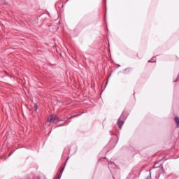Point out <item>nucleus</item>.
I'll use <instances>...</instances> for the list:
<instances>
[{
    "label": "nucleus",
    "instance_id": "obj_1",
    "mask_svg": "<svg viewBox=\"0 0 179 179\" xmlns=\"http://www.w3.org/2000/svg\"><path fill=\"white\" fill-rule=\"evenodd\" d=\"M48 122H52V124H57L59 122V117L57 115H52L48 117Z\"/></svg>",
    "mask_w": 179,
    "mask_h": 179
},
{
    "label": "nucleus",
    "instance_id": "obj_5",
    "mask_svg": "<svg viewBox=\"0 0 179 179\" xmlns=\"http://www.w3.org/2000/svg\"><path fill=\"white\" fill-rule=\"evenodd\" d=\"M1 3H2L3 5H8V1H6V0H1Z\"/></svg>",
    "mask_w": 179,
    "mask_h": 179
},
{
    "label": "nucleus",
    "instance_id": "obj_3",
    "mask_svg": "<svg viewBox=\"0 0 179 179\" xmlns=\"http://www.w3.org/2000/svg\"><path fill=\"white\" fill-rule=\"evenodd\" d=\"M174 120H175V122L176 124L177 128H179V117L176 116Z\"/></svg>",
    "mask_w": 179,
    "mask_h": 179
},
{
    "label": "nucleus",
    "instance_id": "obj_11",
    "mask_svg": "<svg viewBox=\"0 0 179 179\" xmlns=\"http://www.w3.org/2000/svg\"><path fill=\"white\" fill-rule=\"evenodd\" d=\"M148 62H152V61L149 60Z\"/></svg>",
    "mask_w": 179,
    "mask_h": 179
},
{
    "label": "nucleus",
    "instance_id": "obj_12",
    "mask_svg": "<svg viewBox=\"0 0 179 179\" xmlns=\"http://www.w3.org/2000/svg\"><path fill=\"white\" fill-rule=\"evenodd\" d=\"M145 179H149V177L146 178Z\"/></svg>",
    "mask_w": 179,
    "mask_h": 179
},
{
    "label": "nucleus",
    "instance_id": "obj_6",
    "mask_svg": "<svg viewBox=\"0 0 179 179\" xmlns=\"http://www.w3.org/2000/svg\"><path fill=\"white\" fill-rule=\"evenodd\" d=\"M34 110L36 111L37 108H38V106H37V103H35L34 106Z\"/></svg>",
    "mask_w": 179,
    "mask_h": 179
},
{
    "label": "nucleus",
    "instance_id": "obj_13",
    "mask_svg": "<svg viewBox=\"0 0 179 179\" xmlns=\"http://www.w3.org/2000/svg\"><path fill=\"white\" fill-rule=\"evenodd\" d=\"M145 179H149V177L146 178Z\"/></svg>",
    "mask_w": 179,
    "mask_h": 179
},
{
    "label": "nucleus",
    "instance_id": "obj_7",
    "mask_svg": "<svg viewBox=\"0 0 179 179\" xmlns=\"http://www.w3.org/2000/svg\"><path fill=\"white\" fill-rule=\"evenodd\" d=\"M80 114H83V112H81L80 114L74 115H73V117H74V118H75V117H79V115H80Z\"/></svg>",
    "mask_w": 179,
    "mask_h": 179
},
{
    "label": "nucleus",
    "instance_id": "obj_2",
    "mask_svg": "<svg viewBox=\"0 0 179 179\" xmlns=\"http://www.w3.org/2000/svg\"><path fill=\"white\" fill-rule=\"evenodd\" d=\"M117 125H118L120 129H121V128H122V125H124V120H121L118 119Z\"/></svg>",
    "mask_w": 179,
    "mask_h": 179
},
{
    "label": "nucleus",
    "instance_id": "obj_8",
    "mask_svg": "<svg viewBox=\"0 0 179 179\" xmlns=\"http://www.w3.org/2000/svg\"><path fill=\"white\" fill-rule=\"evenodd\" d=\"M71 118H75V116H73V115L70 116V117H69V120H71Z\"/></svg>",
    "mask_w": 179,
    "mask_h": 179
},
{
    "label": "nucleus",
    "instance_id": "obj_9",
    "mask_svg": "<svg viewBox=\"0 0 179 179\" xmlns=\"http://www.w3.org/2000/svg\"><path fill=\"white\" fill-rule=\"evenodd\" d=\"M152 178V173H150V178Z\"/></svg>",
    "mask_w": 179,
    "mask_h": 179
},
{
    "label": "nucleus",
    "instance_id": "obj_4",
    "mask_svg": "<svg viewBox=\"0 0 179 179\" xmlns=\"http://www.w3.org/2000/svg\"><path fill=\"white\" fill-rule=\"evenodd\" d=\"M119 120H120L121 121H124L125 120V116L124 115V113H122Z\"/></svg>",
    "mask_w": 179,
    "mask_h": 179
},
{
    "label": "nucleus",
    "instance_id": "obj_10",
    "mask_svg": "<svg viewBox=\"0 0 179 179\" xmlns=\"http://www.w3.org/2000/svg\"><path fill=\"white\" fill-rule=\"evenodd\" d=\"M69 1V0H66V2H68Z\"/></svg>",
    "mask_w": 179,
    "mask_h": 179
},
{
    "label": "nucleus",
    "instance_id": "obj_14",
    "mask_svg": "<svg viewBox=\"0 0 179 179\" xmlns=\"http://www.w3.org/2000/svg\"><path fill=\"white\" fill-rule=\"evenodd\" d=\"M10 156V154L8 155V157Z\"/></svg>",
    "mask_w": 179,
    "mask_h": 179
}]
</instances>
